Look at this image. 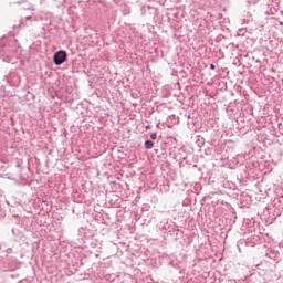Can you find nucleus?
Returning a JSON list of instances; mask_svg holds the SVG:
<instances>
[{"label":"nucleus","mask_w":283,"mask_h":283,"mask_svg":"<svg viewBox=\"0 0 283 283\" xmlns=\"http://www.w3.org/2000/svg\"><path fill=\"white\" fill-rule=\"evenodd\" d=\"M53 61L55 65H63L67 61V52L57 51L53 56Z\"/></svg>","instance_id":"f257e3e1"},{"label":"nucleus","mask_w":283,"mask_h":283,"mask_svg":"<svg viewBox=\"0 0 283 283\" xmlns=\"http://www.w3.org/2000/svg\"><path fill=\"white\" fill-rule=\"evenodd\" d=\"M145 148H146V149H154V142H151V140H146V142H145Z\"/></svg>","instance_id":"f03ea898"},{"label":"nucleus","mask_w":283,"mask_h":283,"mask_svg":"<svg viewBox=\"0 0 283 283\" xmlns=\"http://www.w3.org/2000/svg\"><path fill=\"white\" fill-rule=\"evenodd\" d=\"M150 138H151V140H156V138H157L156 133H153V134L150 135Z\"/></svg>","instance_id":"7ed1b4c3"},{"label":"nucleus","mask_w":283,"mask_h":283,"mask_svg":"<svg viewBox=\"0 0 283 283\" xmlns=\"http://www.w3.org/2000/svg\"><path fill=\"white\" fill-rule=\"evenodd\" d=\"M210 70H216V65L211 64Z\"/></svg>","instance_id":"20e7f679"}]
</instances>
